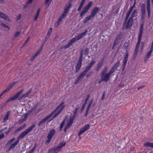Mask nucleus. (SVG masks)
I'll list each match as a JSON object with an SVG mask.
<instances>
[{"mask_svg":"<svg viewBox=\"0 0 153 153\" xmlns=\"http://www.w3.org/2000/svg\"><path fill=\"white\" fill-rule=\"evenodd\" d=\"M92 2L91 1L88 4L84 7L80 13V16L82 17V16L84 15L90 9L92 5Z\"/></svg>","mask_w":153,"mask_h":153,"instance_id":"4","label":"nucleus"},{"mask_svg":"<svg viewBox=\"0 0 153 153\" xmlns=\"http://www.w3.org/2000/svg\"><path fill=\"white\" fill-rule=\"evenodd\" d=\"M12 127L9 128L8 130L5 132V134L6 135L8 134L10 132V131H11V130H12Z\"/></svg>","mask_w":153,"mask_h":153,"instance_id":"56","label":"nucleus"},{"mask_svg":"<svg viewBox=\"0 0 153 153\" xmlns=\"http://www.w3.org/2000/svg\"><path fill=\"white\" fill-rule=\"evenodd\" d=\"M144 146L146 147H151L153 148V143L146 142L144 144Z\"/></svg>","mask_w":153,"mask_h":153,"instance_id":"29","label":"nucleus"},{"mask_svg":"<svg viewBox=\"0 0 153 153\" xmlns=\"http://www.w3.org/2000/svg\"><path fill=\"white\" fill-rule=\"evenodd\" d=\"M55 131L54 129H52L49 132L47 137H49L52 138L53 135L55 134Z\"/></svg>","mask_w":153,"mask_h":153,"instance_id":"19","label":"nucleus"},{"mask_svg":"<svg viewBox=\"0 0 153 153\" xmlns=\"http://www.w3.org/2000/svg\"><path fill=\"white\" fill-rule=\"evenodd\" d=\"M52 115V113H51L50 114L48 115L46 117L43 118L39 122L38 124V126H40L43 124L45 123L47 120H48L51 117Z\"/></svg>","mask_w":153,"mask_h":153,"instance_id":"11","label":"nucleus"},{"mask_svg":"<svg viewBox=\"0 0 153 153\" xmlns=\"http://www.w3.org/2000/svg\"><path fill=\"white\" fill-rule=\"evenodd\" d=\"M40 8H39L37 11L36 15L34 17V20L35 21H37L38 18V16L39 13L40 11Z\"/></svg>","mask_w":153,"mask_h":153,"instance_id":"33","label":"nucleus"},{"mask_svg":"<svg viewBox=\"0 0 153 153\" xmlns=\"http://www.w3.org/2000/svg\"><path fill=\"white\" fill-rule=\"evenodd\" d=\"M99 8L96 7L94 8L91 12L90 15L92 17H94L97 13L99 11Z\"/></svg>","mask_w":153,"mask_h":153,"instance_id":"12","label":"nucleus"},{"mask_svg":"<svg viewBox=\"0 0 153 153\" xmlns=\"http://www.w3.org/2000/svg\"><path fill=\"white\" fill-rule=\"evenodd\" d=\"M75 118L71 117L68 120V121L67 122V124L68 126H70L72 124H73V121L75 119Z\"/></svg>","mask_w":153,"mask_h":153,"instance_id":"21","label":"nucleus"},{"mask_svg":"<svg viewBox=\"0 0 153 153\" xmlns=\"http://www.w3.org/2000/svg\"><path fill=\"white\" fill-rule=\"evenodd\" d=\"M84 3H85L84 2L82 1H81L80 4L79 5V7H78V8L77 9V10L78 11H80V10L81 9H82V8L83 7V5L84 4Z\"/></svg>","mask_w":153,"mask_h":153,"instance_id":"36","label":"nucleus"},{"mask_svg":"<svg viewBox=\"0 0 153 153\" xmlns=\"http://www.w3.org/2000/svg\"><path fill=\"white\" fill-rule=\"evenodd\" d=\"M32 88L30 89L25 94L28 96L32 92Z\"/></svg>","mask_w":153,"mask_h":153,"instance_id":"53","label":"nucleus"},{"mask_svg":"<svg viewBox=\"0 0 153 153\" xmlns=\"http://www.w3.org/2000/svg\"><path fill=\"white\" fill-rule=\"evenodd\" d=\"M87 32L88 30H85L83 32L78 34L76 37L73 38V39L74 41L75 42L79 40V39L82 38L85 35Z\"/></svg>","mask_w":153,"mask_h":153,"instance_id":"10","label":"nucleus"},{"mask_svg":"<svg viewBox=\"0 0 153 153\" xmlns=\"http://www.w3.org/2000/svg\"><path fill=\"white\" fill-rule=\"evenodd\" d=\"M21 18V15L20 14H19L18 16L17 17L16 20H19Z\"/></svg>","mask_w":153,"mask_h":153,"instance_id":"61","label":"nucleus"},{"mask_svg":"<svg viewBox=\"0 0 153 153\" xmlns=\"http://www.w3.org/2000/svg\"><path fill=\"white\" fill-rule=\"evenodd\" d=\"M117 69L114 66H113L111 68V70L109 72L111 74L114 72Z\"/></svg>","mask_w":153,"mask_h":153,"instance_id":"47","label":"nucleus"},{"mask_svg":"<svg viewBox=\"0 0 153 153\" xmlns=\"http://www.w3.org/2000/svg\"><path fill=\"white\" fill-rule=\"evenodd\" d=\"M69 127L70 126H68L67 125H66V126L65 127V128H64V131L65 132L66 131L67 129L68 128H69Z\"/></svg>","mask_w":153,"mask_h":153,"instance_id":"63","label":"nucleus"},{"mask_svg":"<svg viewBox=\"0 0 153 153\" xmlns=\"http://www.w3.org/2000/svg\"><path fill=\"white\" fill-rule=\"evenodd\" d=\"M52 29L51 28H50L47 33V36L45 38V42L48 40L49 37H50V34L52 32Z\"/></svg>","mask_w":153,"mask_h":153,"instance_id":"28","label":"nucleus"},{"mask_svg":"<svg viewBox=\"0 0 153 153\" xmlns=\"http://www.w3.org/2000/svg\"><path fill=\"white\" fill-rule=\"evenodd\" d=\"M47 138H48V139L46 140V141L45 142V144L46 145L48 144L49 143L51 139V138L49 137Z\"/></svg>","mask_w":153,"mask_h":153,"instance_id":"57","label":"nucleus"},{"mask_svg":"<svg viewBox=\"0 0 153 153\" xmlns=\"http://www.w3.org/2000/svg\"><path fill=\"white\" fill-rule=\"evenodd\" d=\"M108 70V67L106 66L104 67V69H103L102 72L101 73V74H105L106 73Z\"/></svg>","mask_w":153,"mask_h":153,"instance_id":"40","label":"nucleus"},{"mask_svg":"<svg viewBox=\"0 0 153 153\" xmlns=\"http://www.w3.org/2000/svg\"><path fill=\"white\" fill-rule=\"evenodd\" d=\"M52 0H45V4H48V7L51 4V3Z\"/></svg>","mask_w":153,"mask_h":153,"instance_id":"45","label":"nucleus"},{"mask_svg":"<svg viewBox=\"0 0 153 153\" xmlns=\"http://www.w3.org/2000/svg\"><path fill=\"white\" fill-rule=\"evenodd\" d=\"M153 51V47L151 46L150 48V50L147 53L146 57H145V60L146 59L147 60L149 58V57L152 51Z\"/></svg>","mask_w":153,"mask_h":153,"instance_id":"18","label":"nucleus"},{"mask_svg":"<svg viewBox=\"0 0 153 153\" xmlns=\"http://www.w3.org/2000/svg\"><path fill=\"white\" fill-rule=\"evenodd\" d=\"M39 51L37 53H36L33 56V57L31 59H30V61H32L34 59L36 58V57L38 54L39 53Z\"/></svg>","mask_w":153,"mask_h":153,"instance_id":"46","label":"nucleus"},{"mask_svg":"<svg viewBox=\"0 0 153 153\" xmlns=\"http://www.w3.org/2000/svg\"><path fill=\"white\" fill-rule=\"evenodd\" d=\"M142 18H144L145 16L146 10H141Z\"/></svg>","mask_w":153,"mask_h":153,"instance_id":"44","label":"nucleus"},{"mask_svg":"<svg viewBox=\"0 0 153 153\" xmlns=\"http://www.w3.org/2000/svg\"><path fill=\"white\" fill-rule=\"evenodd\" d=\"M15 139V138L14 137L12 139L9 140L5 145L4 148H6L8 147V146H9V145L13 142Z\"/></svg>","mask_w":153,"mask_h":153,"instance_id":"20","label":"nucleus"},{"mask_svg":"<svg viewBox=\"0 0 153 153\" xmlns=\"http://www.w3.org/2000/svg\"><path fill=\"white\" fill-rule=\"evenodd\" d=\"M146 6L144 4H142L141 6V10H146Z\"/></svg>","mask_w":153,"mask_h":153,"instance_id":"49","label":"nucleus"},{"mask_svg":"<svg viewBox=\"0 0 153 153\" xmlns=\"http://www.w3.org/2000/svg\"><path fill=\"white\" fill-rule=\"evenodd\" d=\"M82 63L78 62L76 66V72L77 73L80 70L81 66Z\"/></svg>","mask_w":153,"mask_h":153,"instance_id":"23","label":"nucleus"},{"mask_svg":"<svg viewBox=\"0 0 153 153\" xmlns=\"http://www.w3.org/2000/svg\"><path fill=\"white\" fill-rule=\"evenodd\" d=\"M20 33V32H16L14 35V37L15 38L17 37L18 36H19Z\"/></svg>","mask_w":153,"mask_h":153,"instance_id":"55","label":"nucleus"},{"mask_svg":"<svg viewBox=\"0 0 153 153\" xmlns=\"http://www.w3.org/2000/svg\"><path fill=\"white\" fill-rule=\"evenodd\" d=\"M36 126L35 124H33L29 128H27L25 131L21 133L17 137V140L19 142V140L25 137L28 133L30 132L33 128Z\"/></svg>","mask_w":153,"mask_h":153,"instance_id":"2","label":"nucleus"},{"mask_svg":"<svg viewBox=\"0 0 153 153\" xmlns=\"http://www.w3.org/2000/svg\"><path fill=\"white\" fill-rule=\"evenodd\" d=\"M120 64V61H118L113 66H114V67L117 69V68L118 67L119 65Z\"/></svg>","mask_w":153,"mask_h":153,"instance_id":"52","label":"nucleus"},{"mask_svg":"<svg viewBox=\"0 0 153 153\" xmlns=\"http://www.w3.org/2000/svg\"><path fill=\"white\" fill-rule=\"evenodd\" d=\"M141 38H142V36H138V42L137 43L136 46H137V47H139V45H140V42L141 40Z\"/></svg>","mask_w":153,"mask_h":153,"instance_id":"39","label":"nucleus"},{"mask_svg":"<svg viewBox=\"0 0 153 153\" xmlns=\"http://www.w3.org/2000/svg\"><path fill=\"white\" fill-rule=\"evenodd\" d=\"M125 27L126 29L130 28L132 26L133 23V19L130 17L129 19L126 22H125Z\"/></svg>","mask_w":153,"mask_h":153,"instance_id":"9","label":"nucleus"},{"mask_svg":"<svg viewBox=\"0 0 153 153\" xmlns=\"http://www.w3.org/2000/svg\"><path fill=\"white\" fill-rule=\"evenodd\" d=\"M91 16L90 15L86 17L84 21L83 22L84 23H86L87 22L91 20Z\"/></svg>","mask_w":153,"mask_h":153,"instance_id":"34","label":"nucleus"},{"mask_svg":"<svg viewBox=\"0 0 153 153\" xmlns=\"http://www.w3.org/2000/svg\"><path fill=\"white\" fill-rule=\"evenodd\" d=\"M111 74L109 72L105 74H101V80L105 82H107L109 80Z\"/></svg>","mask_w":153,"mask_h":153,"instance_id":"6","label":"nucleus"},{"mask_svg":"<svg viewBox=\"0 0 153 153\" xmlns=\"http://www.w3.org/2000/svg\"><path fill=\"white\" fill-rule=\"evenodd\" d=\"M1 25L3 26V27H5V28H8V29H10V27L7 25H6L5 24H4L3 23H2L1 24Z\"/></svg>","mask_w":153,"mask_h":153,"instance_id":"59","label":"nucleus"},{"mask_svg":"<svg viewBox=\"0 0 153 153\" xmlns=\"http://www.w3.org/2000/svg\"><path fill=\"white\" fill-rule=\"evenodd\" d=\"M103 60L101 59L100 61L98 63L97 65V67L95 68V70L97 71H98L101 68L103 65Z\"/></svg>","mask_w":153,"mask_h":153,"instance_id":"15","label":"nucleus"},{"mask_svg":"<svg viewBox=\"0 0 153 153\" xmlns=\"http://www.w3.org/2000/svg\"><path fill=\"white\" fill-rule=\"evenodd\" d=\"M19 143L18 140H16L14 143H11L6 151H9L13 149Z\"/></svg>","mask_w":153,"mask_h":153,"instance_id":"14","label":"nucleus"},{"mask_svg":"<svg viewBox=\"0 0 153 153\" xmlns=\"http://www.w3.org/2000/svg\"><path fill=\"white\" fill-rule=\"evenodd\" d=\"M0 17L5 20L8 19V17L4 13L0 11Z\"/></svg>","mask_w":153,"mask_h":153,"instance_id":"27","label":"nucleus"},{"mask_svg":"<svg viewBox=\"0 0 153 153\" xmlns=\"http://www.w3.org/2000/svg\"><path fill=\"white\" fill-rule=\"evenodd\" d=\"M66 144L65 142L61 143L59 146L54 147L51 149V152L52 153H57L62 149V148L65 146Z\"/></svg>","mask_w":153,"mask_h":153,"instance_id":"3","label":"nucleus"},{"mask_svg":"<svg viewBox=\"0 0 153 153\" xmlns=\"http://www.w3.org/2000/svg\"><path fill=\"white\" fill-rule=\"evenodd\" d=\"M68 6L65 8L63 12V13L66 15L68 13L70 8L71 6V3L70 1L68 2Z\"/></svg>","mask_w":153,"mask_h":153,"instance_id":"17","label":"nucleus"},{"mask_svg":"<svg viewBox=\"0 0 153 153\" xmlns=\"http://www.w3.org/2000/svg\"><path fill=\"white\" fill-rule=\"evenodd\" d=\"M143 24H142L140 25V31L139 33V34H138V36H142V34L143 33Z\"/></svg>","mask_w":153,"mask_h":153,"instance_id":"32","label":"nucleus"},{"mask_svg":"<svg viewBox=\"0 0 153 153\" xmlns=\"http://www.w3.org/2000/svg\"><path fill=\"white\" fill-rule=\"evenodd\" d=\"M86 74L84 71H83L77 78V81H79L81 79L83 78Z\"/></svg>","mask_w":153,"mask_h":153,"instance_id":"24","label":"nucleus"},{"mask_svg":"<svg viewBox=\"0 0 153 153\" xmlns=\"http://www.w3.org/2000/svg\"><path fill=\"white\" fill-rule=\"evenodd\" d=\"M74 42V41L72 39L68 44L64 46V48L65 49L68 48Z\"/></svg>","mask_w":153,"mask_h":153,"instance_id":"22","label":"nucleus"},{"mask_svg":"<svg viewBox=\"0 0 153 153\" xmlns=\"http://www.w3.org/2000/svg\"><path fill=\"white\" fill-rule=\"evenodd\" d=\"M27 96L25 93L22 95L18 99L20 101H23L24 100L26 97H27Z\"/></svg>","mask_w":153,"mask_h":153,"instance_id":"31","label":"nucleus"},{"mask_svg":"<svg viewBox=\"0 0 153 153\" xmlns=\"http://www.w3.org/2000/svg\"><path fill=\"white\" fill-rule=\"evenodd\" d=\"M90 128V126L89 124H87L85 125L84 127L80 129L78 133V135L80 136L85 132V131L88 130Z\"/></svg>","mask_w":153,"mask_h":153,"instance_id":"8","label":"nucleus"},{"mask_svg":"<svg viewBox=\"0 0 153 153\" xmlns=\"http://www.w3.org/2000/svg\"><path fill=\"white\" fill-rule=\"evenodd\" d=\"M9 116V112H7V113L6 115L5 116L3 119V122H5L8 120Z\"/></svg>","mask_w":153,"mask_h":153,"instance_id":"38","label":"nucleus"},{"mask_svg":"<svg viewBox=\"0 0 153 153\" xmlns=\"http://www.w3.org/2000/svg\"><path fill=\"white\" fill-rule=\"evenodd\" d=\"M84 3H85L84 2L82 1H81L80 4L79 5V7H78V8L77 9V10L78 11H80V10L81 9H82V8L83 7V5L84 4Z\"/></svg>","mask_w":153,"mask_h":153,"instance_id":"37","label":"nucleus"},{"mask_svg":"<svg viewBox=\"0 0 153 153\" xmlns=\"http://www.w3.org/2000/svg\"><path fill=\"white\" fill-rule=\"evenodd\" d=\"M83 58V54H80V56L79 57V60L78 62L82 63V59Z\"/></svg>","mask_w":153,"mask_h":153,"instance_id":"51","label":"nucleus"},{"mask_svg":"<svg viewBox=\"0 0 153 153\" xmlns=\"http://www.w3.org/2000/svg\"><path fill=\"white\" fill-rule=\"evenodd\" d=\"M146 7L147 11L148 17L149 18L150 17V4H146Z\"/></svg>","mask_w":153,"mask_h":153,"instance_id":"25","label":"nucleus"},{"mask_svg":"<svg viewBox=\"0 0 153 153\" xmlns=\"http://www.w3.org/2000/svg\"><path fill=\"white\" fill-rule=\"evenodd\" d=\"M24 91L23 89L21 90L19 92H18L16 94L11 97L6 102L7 103L11 100H14L17 99L20 96L21 93Z\"/></svg>","mask_w":153,"mask_h":153,"instance_id":"7","label":"nucleus"},{"mask_svg":"<svg viewBox=\"0 0 153 153\" xmlns=\"http://www.w3.org/2000/svg\"><path fill=\"white\" fill-rule=\"evenodd\" d=\"M10 89L9 88L7 87L3 92L1 93V94H0V99L1 98V97L5 93L8 91Z\"/></svg>","mask_w":153,"mask_h":153,"instance_id":"41","label":"nucleus"},{"mask_svg":"<svg viewBox=\"0 0 153 153\" xmlns=\"http://www.w3.org/2000/svg\"><path fill=\"white\" fill-rule=\"evenodd\" d=\"M26 126V124H24L22 126L20 127L22 129L24 128Z\"/></svg>","mask_w":153,"mask_h":153,"instance_id":"64","label":"nucleus"},{"mask_svg":"<svg viewBox=\"0 0 153 153\" xmlns=\"http://www.w3.org/2000/svg\"><path fill=\"white\" fill-rule=\"evenodd\" d=\"M15 84V82H14L12 84H11L8 87L10 89L13 86V85Z\"/></svg>","mask_w":153,"mask_h":153,"instance_id":"60","label":"nucleus"},{"mask_svg":"<svg viewBox=\"0 0 153 153\" xmlns=\"http://www.w3.org/2000/svg\"><path fill=\"white\" fill-rule=\"evenodd\" d=\"M38 107V104H36L33 108H31V111H34L35 109H36L37 107Z\"/></svg>","mask_w":153,"mask_h":153,"instance_id":"58","label":"nucleus"},{"mask_svg":"<svg viewBox=\"0 0 153 153\" xmlns=\"http://www.w3.org/2000/svg\"><path fill=\"white\" fill-rule=\"evenodd\" d=\"M95 62L94 60L91 61L90 62L89 64L85 68L84 71V72L86 73L91 68Z\"/></svg>","mask_w":153,"mask_h":153,"instance_id":"13","label":"nucleus"},{"mask_svg":"<svg viewBox=\"0 0 153 153\" xmlns=\"http://www.w3.org/2000/svg\"><path fill=\"white\" fill-rule=\"evenodd\" d=\"M137 13V10L136 9H134L132 13L131 16L130 17V18H131L132 19L133 17L136 16V14Z\"/></svg>","mask_w":153,"mask_h":153,"instance_id":"35","label":"nucleus"},{"mask_svg":"<svg viewBox=\"0 0 153 153\" xmlns=\"http://www.w3.org/2000/svg\"><path fill=\"white\" fill-rule=\"evenodd\" d=\"M64 102H62L59 106H58L51 113H52V115H53V114L58 110L59 109V111L52 117V118H51L48 121V122H49L53 119L56 118L61 112V111L65 107V105L64 104Z\"/></svg>","mask_w":153,"mask_h":153,"instance_id":"1","label":"nucleus"},{"mask_svg":"<svg viewBox=\"0 0 153 153\" xmlns=\"http://www.w3.org/2000/svg\"><path fill=\"white\" fill-rule=\"evenodd\" d=\"M68 6L65 8L63 12V13L66 15L68 13L70 8L71 6V3L70 1L68 2Z\"/></svg>","mask_w":153,"mask_h":153,"instance_id":"16","label":"nucleus"},{"mask_svg":"<svg viewBox=\"0 0 153 153\" xmlns=\"http://www.w3.org/2000/svg\"><path fill=\"white\" fill-rule=\"evenodd\" d=\"M78 105H77V106L76 108H75L73 112L74 116L72 117L75 118L76 116V114L78 113V110L79 109V107H78Z\"/></svg>","mask_w":153,"mask_h":153,"instance_id":"30","label":"nucleus"},{"mask_svg":"<svg viewBox=\"0 0 153 153\" xmlns=\"http://www.w3.org/2000/svg\"><path fill=\"white\" fill-rule=\"evenodd\" d=\"M66 15L65 14H64V13H63L62 14L61 16L59 17V20H60V21H61L62 19L65 17Z\"/></svg>","mask_w":153,"mask_h":153,"instance_id":"42","label":"nucleus"},{"mask_svg":"<svg viewBox=\"0 0 153 153\" xmlns=\"http://www.w3.org/2000/svg\"><path fill=\"white\" fill-rule=\"evenodd\" d=\"M61 22V21L58 19L57 21L55 23V27H57Z\"/></svg>","mask_w":153,"mask_h":153,"instance_id":"48","label":"nucleus"},{"mask_svg":"<svg viewBox=\"0 0 153 153\" xmlns=\"http://www.w3.org/2000/svg\"><path fill=\"white\" fill-rule=\"evenodd\" d=\"M89 97H90L89 95H88L87 96V97L86 98V99L85 100L84 103V104L83 105H82V108H81V111L82 112L83 111V110H84V108H85V107L86 105V102L88 100Z\"/></svg>","mask_w":153,"mask_h":153,"instance_id":"26","label":"nucleus"},{"mask_svg":"<svg viewBox=\"0 0 153 153\" xmlns=\"http://www.w3.org/2000/svg\"><path fill=\"white\" fill-rule=\"evenodd\" d=\"M131 13L128 11L127 12V13H126V17L125 18V22H126L128 20V19L129 16L130 15V14H131Z\"/></svg>","mask_w":153,"mask_h":153,"instance_id":"43","label":"nucleus"},{"mask_svg":"<svg viewBox=\"0 0 153 153\" xmlns=\"http://www.w3.org/2000/svg\"><path fill=\"white\" fill-rule=\"evenodd\" d=\"M85 53H84V55L87 54L89 53V49L88 48H86L85 50Z\"/></svg>","mask_w":153,"mask_h":153,"instance_id":"54","label":"nucleus"},{"mask_svg":"<svg viewBox=\"0 0 153 153\" xmlns=\"http://www.w3.org/2000/svg\"><path fill=\"white\" fill-rule=\"evenodd\" d=\"M105 95V92L104 91L103 92V94L102 96L101 100H104Z\"/></svg>","mask_w":153,"mask_h":153,"instance_id":"62","label":"nucleus"},{"mask_svg":"<svg viewBox=\"0 0 153 153\" xmlns=\"http://www.w3.org/2000/svg\"><path fill=\"white\" fill-rule=\"evenodd\" d=\"M22 130V129L20 127L18 129L15 130L14 131V133L16 134Z\"/></svg>","mask_w":153,"mask_h":153,"instance_id":"50","label":"nucleus"},{"mask_svg":"<svg viewBox=\"0 0 153 153\" xmlns=\"http://www.w3.org/2000/svg\"><path fill=\"white\" fill-rule=\"evenodd\" d=\"M128 53L127 51H126L124 55V59L123 60L122 71H123L125 68L126 64L128 61Z\"/></svg>","mask_w":153,"mask_h":153,"instance_id":"5","label":"nucleus"}]
</instances>
